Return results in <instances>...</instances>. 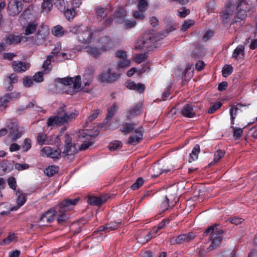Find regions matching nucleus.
I'll use <instances>...</instances> for the list:
<instances>
[{
	"instance_id": "a211bd4d",
	"label": "nucleus",
	"mask_w": 257,
	"mask_h": 257,
	"mask_svg": "<svg viewBox=\"0 0 257 257\" xmlns=\"http://www.w3.org/2000/svg\"><path fill=\"white\" fill-rule=\"evenodd\" d=\"M42 153H44L47 156L53 159H58L60 156L61 151L60 149L53 150L49 147H45L41 150Z\"/></svg>"
},
{
	"instance_id": "9d476101",
	"label": "nucleus",
	"mask_w": 257,
	"mask_h": 257,
	"mask_svg": "<svg viewBox=\"0 0 257 257\" xmlns=\"http://www.w3.org/2000/svg\"><path fill=\"white\" fill-rule=\"evenodd\" d=\"M119 76L120 74L111 72V70L108 69L99 74L98 79L102 83H112L116 81Z\"/></svg>"
},
{
	"instance_id": "c85d7f7f",
	"label": "nucleus",
	"mask_w": 257,
	"mask_h": 257,
	"mask_svg": "<svg viewBox=\"0 0 257 257\" xmlns=\"http://www.w3.org/2000/svg\"><path fill=\"white\" fill-rule=\"evenodd\" d=\"M136 125L137 124L136 123L124 122L122 124V127L120 130L123 133L129 134L134 130Z\"/></svg>"
},
{
	"instance_id": "f704fd0d",
	"label": "nucleus",
	"mask_w": 257,
	"mask_h": 257,
	"mask_svg": "<svg viewBox=\"0 0 257 257\" xmlns=\"http://www.w3.org/2000/svg\"><path fill=\"white\" fill-rule=\"evenodd\" d=\"M52 33L56 37H61L64 34L65 32L62 26L57 25L53 27L52 30Z\"/></svg>"
},
{
	"instance_id": "f8f14e48",
	"label": "nucleus",
	"mask_w": 257,
	"mask_h": 257,
	"mask_svg": "<svg viewBox=\"0 0 257 257\" xmlns=\"http://www.w3.org/2000/svg\"><path fill=\"white\" fill-rule=\"evenodd\" d=\"M156 42V39L152 35L147 34L137 47L139 49L148 50L154 46Z\"/></svg>"
},
{
	"instance_id": "a19ab883",
	"label": "nucleus",
	"mask_w": 257,
	"mask_h": 257,
	"mask_svg": "<svg viewBox=\"0 0 257 257\" xmlns=\"http://www.w3.org/2000/svg\"><path fill=\"white\" fill-rule=\"evenodd\" d=\"M240 55L242 56L244 55V47L242 45H239L236 48L233 53L232 57L237 59Z\"/></svg>"
},
{
	"instance_id": "7ed1b4c3",
	"label": "nucleus",
	"mask_w": 257,
	"mask_h": 257,
	"mask_svg": "<svg viewBox=\"0 0 257 257\" xmlns=\"http://www.w3.org/2000/svg\"><path fill=\"white\" fill-rule=\"evenodd\" d=\"M218 226L219 225L217 224L210 226L203 233L204 236H207L209 234L211 235V244L207 248L208 250H211L217 248L221 244L224 231L222 229H219L217 228Z\"/></svg>"
},
{
	"instance_id": "6e6552de",
	"label": "nucleus",
	"mask_w": 257,
	"mask_h": 257,
	"mask_svg": "<svg viewBox=\"0 0 257 257\" xmlns=\"http://www.w3.org/2000/svg\"><path fill=\"white\" fill-rule=\"evenodd\" d=\"M246 110L245 105L241 104H237L236 105L231 106L229 109V114L231 119V124H234L235 119L241 118Z\"/></svg>"
},
{
	"instance_id": "c03bdc74",
	"label": "nucleus",
	"mask_w": 257,
	"mask_h": 257,
	"mask_svg": "<svg viewBox=\"0 0 257 257\" xmlns=\"http://www.w3.org/2000/svg\"><path fill=\"white\" fill-rule=\"evenodd\" d=\"M122 147V144L121 142L118 141H114L109 144L108 149L110 151H115L116 149L121 148Z\"/></svg>"
},
{
	"instance_id": "a878e982",
	"label": "nucleus",
	"mask_w": 257,
	"mask_h": 257,
	"mask_svg": "<svg viewBox=\"0 0 257 257\" xmlns=\"http://www.w3.org/2000/svg\"><path fill=\"white\" fill-rule=\"evenodd\" d=\"M195 237V235L190 232L188 234H182L177 236L178 244L182 243L184 241L189 242Z\"/></svg>"
},
{
	"instance_id": "bb28decb",
	"label": "nucleus",
	"mask_w": 257,
	"mask_h": 257,
	"mask_svg": "<svg viewBox=\"0 0 257 257\" xmlns=\"http://www.w3.org/2000/svg\"><path fill=\"white\" fill-rule=\"evenodd\" d=\"M52 61H54V59L53 58L52 56L49 55L47 57L46 60L44 61L42 68L45 73H48L51 71L52 69L50 65Z\"/></svg>"
},
{
	"instance_id": "4d7b16f0",
	"label": "nucleus",
	"mask_w": 257,
	"mask_h": 257,
	"mask_svg": "<svg viewBox=\"0 0 257 257\" xmlns=\"http://www.w3.org/2000/svg\"><path fill=\"white\" fill-rule=\"evenodd\" d=\"M32 10H33L32 7H31V6L28 7L23 12L21 16H22L23 17V18L25 19H29L30 16L32 15Z\"/></svg>"
},
{
	"instance_id": "4c0bfd02",
	"label": "nucleus",
	"mask_w": 257,
	"mask_h": 257,
	"mask_svg": "<svg viewBox=\"0 0 257 257\" xmlns=\"http://www.w3.org/2000/svg\"><path fill=\"white\" fill-rule=\"evenodd\" d=\"M58 171V167L55 166H51L45 170V173L49 177H52Z\"/></svg>"
},
{
	"instance_id": "72a5a7b5",
	"label": "nucleus",
	"mask_w": 257,
	"mask_h": 257,
	"mask_svg": "<svg viewBox=\"0 0 257 257\" xmlns=\"http://www.w3.org/2000/svg\"><path fill=\"white\" fill-rule=\"evenodd\" d=\"M38 27V24L35 22L29 23L25 29V34L26 35H30L34 33Z\"/></svg>"
},
{
	"instance_id": "3c124183",
	"label": "nucleus",
	"mask_w": 257,
	"mask_h": 257,
	"mask_svg": "<svg viewBox=\"0 0 257 257\" xmlns=\"http://www.w3.org/2000/svg\"><path fill=\"white\" fill-rule=\"evenodd\" d=\"M120 223V222H111L109 223L106 224L107 232H109L111 230H114L117 228Z\"/></svg>"
},
{
	"instance_id": "864d4df0",
	"label": "nucleus",
	"mask_w": 257,
	"mask_h": 257,
	"mask_svg": "<svg viewBox=\"0 0 257 257\" xmlns=\"http://www.w3.org/2000/svg\"><path fill=\"white\" fill-rule=\"evenodd\" d=\"M8 184L10 188L14 190H16L17 188V182L16 179L14 177H10L8 179Z\"/></svg>"
},
{
	"instance_id": "2eb2a0df",
	"label": "nucleus",
	"mask_w": 257,
	"mask_h": 257,
	"mask_svg": "<svg viewBox=\"0 0 257 257\" xmlns=\"http://www.w3.org/2000/svg\"><path fill=\"white\" fill-rule=\"evenodd\" d=\"M48 31L47 29L42 27L41 29H39L37 34L35 36L34 42L37 45L42 44L46 39L48 35Z\"/></svg>"
},
{
	"instance_id": "338daca9",
	"label": "nucleus",
	"mask_w": 257,
	"mask_h": 257,
	"mask_svg": "<svg viewBox=\"0 0 257 257\" xmlns=\"http://www.w3.org/2000/svg\"><path fill=\"white\" fill-rule=\"evenodd\" d=\"M190 10L189 9H186L185 7L182 8L180 10L178 11L179 16L181 18H185L188 15L190 14Z\"/></svg>"
},
{
	"instance_id": "20e7f679",
	"label": "nucleus",
	"mask_w": 257,
	"mask_h": 257,
	"mask_svg": "<svg viewBox=\"0 0 257 257\" xmlns=\"http://www.w3.org/2000/svg\"><path fill=\"white\" fill-rule=\"evenodd\" d=\"M250 8V6L245 0H238L236 6V14L232 24L237 23H240V25L243 24L246 17V12H249Z\"/></svg>"
},
{
	"instance_id": "6ab92c4d",
	"label": "nucleus",
	"mask_w": 257,
	"mask_h": 257,
	"mask_svg": "<svg viewBox=\"0 0 257 257\" xmlns=\"http://www.w3.org/2000/svg\"><path fill=\"white\" fill-rule=\"evenodd\" d=\"M29 64L22 61H14L13 67L15 71L21 73L25 72L29 68Z\"/></svg>"
},
{
	"instance_id": "58836bf2",
	"label": "nucleus",
	"mask_w": 257,
	"mask_h": 257,
	"mask_svg": "<svg viewBox=\"0 0 257 257\" xmlns=\"http://www.w3.org/2000/svg\"><path fill=\"white\" fill-rule=\"evenodd\" d=\"M76 12L75 10L72 9H67L64 11V16L66 19L68 21H71L73 19L76 15Z\"/></svg>"
},
{
	"instance_id": "f03ea898",
	"label": "nucleus",
	"mask_w": 257,
	"mask_h": 257,
	"mask_svg": "<svg viewBox=\"0 0 257 257\" xmlns=\"http://www.w3.org/2000/svg\"><path fill=\"white\" fill-rule=\"evenodd\" d=\"M79 199V198L67 199L55 207V217L59 224H63L68 221L70 216L69 211L77 203Z\"/></svg>"
},
{
	"instance_id": "e433bc0d",
	"label": "nucleus",
	"mask_w": 257,
	"mask_h": 257,
	"mask_svg": "<svg viewBox=\"0 0 257 257\" xmlns=\"http://www.w3.org/2000/svg\"><path fill=\"white\" fill-rule=\"evenodd\" d=\"M88 201L90 204L92 205L100 206L102 205V200L99 197L89 196Z\"/></svg>"
},
{
	"instance_id": "f3484780",
	"label": "nucleus",
	"mask_w": 257,
	"mask_h": 257,
	"mask_svg": "<svg viewBox=\"0 0 257 257\" xmlns=\"http://www.w3.org/2000/svg\"><path fill=\"white\" fill-rule=\"evenodd\" d=\"M176 195V191L172 188H169L167 190V195L164 197V201L162 202L161 206L163 210L167 209L169 206V201L170 199L174 198Z\"/></svg>"
},
{
	"instance_id": "bf43d9fd",
	"label": "nucleus",
	"mask_w": 257,
	"mask_h": 257,
	"mask_svg": "<svg viewBox=\"0 0 257 257\" xmlns=\"http://www.w3.org/2000/svg\"><path fill=\"white\" fill-rule=\"evenodd\" d=\"M33 78L36 82H42L44 80L43 73L42 72H38L33 76Z\"/></svg>"
},
{
	"instance_id": "5701e85b",
	"label": "nucleus",
	"mask_w": 257,
	"mask_h": 257,
	"mask_svg": "<svg viewBox=\"0 0 257 257\" xmlns=\"http://www.w3.org/2000/svg\"><path fill=\"white\" fill-rule=\"evenodd\" d=\"M126 87L130 89L137 90L140 93H143L145 90V86L141 83H135L134 81H127Z\"/></svg>"
},
{
	"instance_id": "4be33fe9",
	"label": "nucleus",
	"mask_w": 257,
	"mask_h": 257,
	"mask_svg": "<svg viewBox=\"0 0 257 257\" xmlns=\"http://www.w3.org/2000/svg\"><path fill=\"white\" fill-rule=\"evenodd\" d=\"M101 48L100 50L103 51H107L110 49L112 45V41L110 38L105 36L101 39Z\"/></svg>"
},
{
	"instance_id": "aec40b11",
	"label": "nucleus",
	"mask_w": 257,
	"mask_h": 257,
	"mask_svg": "<svg viewBox=\"0 0 257 257\" xmlns=\"http://www.w3.org/2000/svg\"><path fill=\"white\" fill-rule=\"evenodd\" d=\"M181 114L185 117H193L195 116V112L193 109L192 104L185 105L181 109Z\"/></svg>"
},
{
	"instance_id": "dca6fc26",
	"label": "nucleus",
	"mask_w": 257,
	"mask_h": 257,
	"mask_svg": "<svg viewBox=\"0 0 257 257\" xmlns=\"http://www.w3.org/2000/svg\"><path fill=\"white\" fill-rule=\"evenodd\" d=\"M11 125V126H8L11 130L10 134L13 137V141H16L17 140L22 136L24 132V130L23 127H20L17 124L15 123H12Z\"/></svg>"
},
{
	"instance_id": "13d9d810",
	"label": "nucleus",
	"mask_w": 257,
	"mask_h": 257,
	"mask_svg": "<svg viewBox=\"0 0 257 257\" xmlns=\"http://www.w3.org/2000/svg\"><path fill=\"white\" fill-rule=\"evenodd\" d=\"M233 68L230 65H226L223 67L222 72V75L224 77H226L227 76L230 75L232 72Z\"/></svg>"
},
{
	"instance_id": "473e14b6",
	"label": "nucleus",
	"mask_w": 257,
	"mask_h": 257,
	"mask_svg": "<svg viewBox=\"0 0 257 257\" xmlns=\"http://www.w3.org/2000/svg\"><path fill=\"white\" fill-rule=\"evenodd\" d=\"M86 49L88 54L95 58L98 57L101 54L100 50L95 47H87Z\"/></svg>"
},
{
	"instance_id": "6e6d98bb",
	"label": "nucleus",
	"mask_w": 257,
	"mask_h": 257,
	"mask_svg": "<svg viewBox=\"0 0 257 257\" xmlns=\"http://www.w3.org/2000/svg\"><path fill=\"white\" fill-rule=\"evenodd\" d=\"M61 49V44L60 43H57L55 45L54 48L52 50L51 52V55H50L49 56H52L53 58L54 59L57 56Z\"/></svg>"
},
{
	"instance_id": "39448f33",
	"label": "nucleus",
	"mask_w": 257,
	"mask_h": 257,
	"mask_svg": "<svg viewBox=\"0 0 257 257\" xmlns=\"http://www.w3.org/2000/svg\"><path fill=\"white\" fill-rule=\"evenodd\" d=\"M58 82L66 85L70 86L73 85L69 91H67V93L71 95L76 93L81 85V77L79 75L74 77H65L58 79Z\"/></svg>"
},
{
	"instance_id": "7c9ffc66",
	"label": "nucleus",
	"mask_w": 257,
	"mask_h": 257,
	"mask_svg": "<svg viewBox=\"0 0 257 257\" xmlns=\"http://www.w3.org/2000/svg\"><path fill=\"white\" fill-rule=\"evenodd\" d=\"M200 152V146L197 144L195 145L193 148L191 153L190 154V158L189 159V162L191 163L198 159V156Z\"/></svg>"
},
{
	"instance_id": "49530a36",
	"label": "nucleus",
	"mask_w": 257,
	"mask_h": 257,
	"mask_svg": "<svg viewBox=\"0 0 257 257\" xmlns=\"http://www.w3.org/2000/svg\"><path fill=\"white\" fill-rule=\"evenodd\" d=\"M137 7L139 10L144 12L148 9V2L146 0H139Z\"/></svg>"
},
{
	"instance_id": "ea45409f",
	"label": "nucleus",
	"mask_w": 257,
	"mask_h": 257,
	"mask_svg": "<svg viewBox=\"0 0 257 257\" xmlns=\"http://www.w3.org/2000/svg\"><path fill=\"white\" fill-rule=\"evenodd\" d=\"M38 143L40 145L47 144L49 143L47 135L44 133H39L37 137Z\"/></svg>"
},
{
	"instance_id": "f257e3e1",
	"label": "nucleus",
	"mask_w": 257,
	"mask_h": 257,
	"mask_svg": "<svg viewBox=\"0 0 257 257\" xmlns=\"http://www.w3.org/2000/svg\"><path fill=\"white\" fill-rule=\"evenodd\" d=\"M78 115V113L68 111L66 105L62 104L56 110V115L50 117L47 120L48 126H61L71 121Z\"/></svg>"
},
{
	"instance_id": "1a4fd4ad",
	"label": "nucleus",
	"mask_w": 257,
	"mask_h": 257,
	"mask_svg": "<svg viewBox=\"0 0 257 257\" xmlns=\"http://www.w3.org/2000/svg\"><path fill=\"white\" fill-rule=\"evenodd\" d=\"M23 4L20 0H11L8 4L7 11L9 15L14 17L18 15L22 11Z\"/></svg>"
},
{
	"instance_id": "69168bd1",
	"label": "nucleus",
	"mask_w": 257,
	"mask_h": 257,
	"mask_svg": "<svg viewBox=\"0 0 257 257\" xmlns=\"http://www.w3.org/2000/svg\"><path fill=\"white\" fill-rule=\"evenodd\" d=\"M55 5L60 11H64L65 6L64 0H56L55 2Z\"/></svg>"
},
{
	"instance_id": "c756f323",
	"label": "nucleus",
	"mask_w": 257,
	"mask_h": 257,
	"mask_svg": "<svg viewBox=\"0 0 257 257\" xmlns=\"http://www.w3.org/2000/svg\"><path fill=\"white\" fill-rule=\"evenodd\" d=\"M126 12L123 8H119L115 13L114 17L117 18L119 23H122L126 16Z\"/></svg>"
},
{
	"instance_id": "79ce46f5",
	"label": "nucleus",
	"mask_w": 257,
	"mask_h": 257,
	"mask_svg": "<svg viewBox=\"0 0 257 257\" xmlns=\"http://www.w3.org/2000/svg\"><path fill=\"white\" fill-rule=\"evenodd\" d=\"M26 108L27 109L29 108H34V110L37 111H43L45 112V111L44 110H42V108L41 107L37 105V102L35 100H33L31 102H30L28 104H27L26 106Z\"/></svg>"
},
{
	"instance_id": "de8ad7c7",
	"label": "nucleus",
	"mask_w": 257,
	"mask_h": 257,
	"mask_svg": "<svg viewBox=\"0 0 257 257\" xmlns=\"http://www.w3.org/2000/svg\"><path fill=\"white\" fill-rule=\"evenodd\" d=\"M130 65V62L126 58L121 59L117 63V66L119 68L124 69Z\"/></svg>"
},
{
	"instance_id": "393cba45",
	"label": "nucleus",
	"mask_w": 257,
	"mask_h": 257,
	"mask_svg": "<svg viewBox=\"0 0 257 257\" xmlns=\"http://www.w3.org/2000/svg\"><path fill=\"white\" fill-rule=\"evenodd\" d=\"M141 107V105L140 104L134 106L130 110L128 114L126 115L127 118L131 119L135 116L140 114L142 111Z\"/></svg>"
},
{
	"instance_id": "5fc2aeb1",
	"label": "nucleus",
	"mask_w": 257,
	"mask_h": 257,
	"mask_svg": "<svg viewBox=\"0 0 257 257\" xmlns=\"http://www.w3.org/2000/svg\"><path fill=\"white\" fill-rule=\"evenodd\" d=\"M43 1L44 2L42 4V9L46 11H50L53 7L51 1L47 0Z\"/></svg>"
},
{
	"instance_id": "8fccbe9b",
	"label": "nucleus",
	"mask_w": 257,
	"mask_h": 257,
	"mask_svg": "<svg viewBox=\"0 0 257 257\" xmlns=\"http://www.w3.org/2000/svg\"><path fill=\"white\" fill-rule=\"evenodd\" d=\"M144 183V180L142 177H140L137 179L131 186V188L135 190L139 189Z\"/></svg>"
},
{
	"instance_id": "603ef678",
	"label": "nucleus",
	"mask_w": 257,
	"mask_h": 257,
	"mask_svg": "<svg viewBox=\"0 0 257 257\" xmlns=\"http://www.w3.org/2000/svg\"><path fill=\"white\" fill-rule=\"evenodd\" d=\"M148 58V53H145L136 55L135 58V61L138 63H141Z\"/></svg>"
},
{
	"instance_id": "a18cd8bd",
	"label": "nucleus",
	"mask_w": 257,
	"mask_h": 257,
	"mask_svg": "<svg viewBox=\"0 0 257 257\" xmlns=\"http://www.w3.org/2000/svg\"><path fill=\"white\" fill-rule=\"evenodd\" d=\"M99 113V109H96L93 111L92 114L89 116L87 120L86 121L85 124H84V127H86L88 125V123L90 122H91L94 119L96 118Z\"/></svg>"
},
{
	"instance_id": "2f4dec72",
	"label": "nucleus",
	"mask_w": 257,
	"mask_h": 257,
	"mask_svg": "<svg viewBox=\"0 0 257 257\" xmlns=\"http://www.w3.org/2000/svg\"><path fill=\"white\" fill-rule=\"evenodd\" d=\"M225 152L222 150H218L214 153V158L210 163L209 164V166H211L218 162L225 155Z\"/></svg>"
},
{
	"instance_id": "774afa93",
	"label": "nucleus",
	"mask_w": 257,
	"mask_h": 257,
	"mask_svg": "<svg viewBox=\"0 0 257 257\" xmlns=\"http://www.w3.org/2000/svg\"><path fill=\"white\" fill-rule=\"evenodd\" d=\"M31 148V141L29 139H26L23 145V150L25 152L28 151Z\"/></svg>"
},
{
	"instance_id": "9b49d317",
	"label": "nucleus",
	"mask_w": 257,
	"mask_h": 257,
	"mask_svg": "<svg viewBox=\"0 0 257 257\" xmlns=\"http://www.w3.org/2000/svg\"><path fill=\"white\" fill-rule=\"evenodd\" d=\"M92 34V32L88 27H84L80 28L77 34V39L82 43L87 44L91 42Z\"/></svg>"
},
{
	"instance_id": "0e129e2a",
	"label": "nucleus",
	"mask_w": 257,
	"mask_h": 257,
	"mask_svg": "<svg viewBox=\"0 0 257 257\" xmlns=\"http://www.w3.org/2000/svg\"><path fill=\"white\" fill-rule=\"evenodd\" d=\"M9 102V99L5 96L4 97L0 98V108L2 110H4L7 106V104Z\"/></svg>"
},
{
	"instance_id": "c9c22d12",
	"label": "nucleus",
	"mask_w": 257,
	"mask_h": 257,
	"mask_svg": "<svg viewBox=\"0 0 257 257\" xmlns=\"http://www.w3.org/2000/svg\"><path fill=\"white\" fill-rule=\"evenodd\" d=\"M118 109V107L116 104H113L110 108L107 109V114L106 117V119L110 120L114 116V114Z\"/></svg>"
},
{
	"instance_id": "412c9836",
	"label": "nucleus",
	"mask_w": 257,
	"mask_h": 257,
	"mask_svg": "<svg viewBox=\"0 0 257 257\" xmlns=\"http://www.w3.org/2000/svg\"><path fill=\"white\" fill-rule=\"evenodd\" d=\"M153 235L155 234L152 230L147 234H146L145 231H142L139 234L138 236L137 237V239L140 243L144 244L149 241L152 238Z\"/></svg>"
},
{
	"instance_id": "cd10ccee",
	"label": "nucleus",
	"mask_w": 257,
	"mask_h": 257,
	"mask_svg": "<svg viewBox=\"0 0 257 257\" xmlns=\"http://www.w3.org/2000/svg\"><path fill=\"white\" fill-rule=\"evenodd\" d=\"M16 195L18 196L16 200L17 204H19V206H23L27 200L26 195L20 190L16 191Z\"/></svg>"
},
{
	"instance_id": "b1692460",
	"label": "nucleus",
	"mask_w": 257,
	"mask_h": 257,
	"mask_svg": "<svg viewBox=\"0 0 257 257\" xmlns=\"http://www.w3.org/2000/svg\"><path fill=\"white\" fill-rule=\"evenodd\" d=\"M5 42L9 45H16L21 41V37L13 34L7 35L5 38Z\"/></svg>"
},
{
	"instance_id": "680f3d73",
	"label": "nucleus",
	"mask_w": 257,
	"mask_h": 257,
	"mask_svg": "<svg viewBox=\"0 0 257 257\" xmlns=\"http://www.w3.org/2000/svg\"><path fill=\"white\" fill-rule=\"evenodd\" d=\"M33 84V80L31 77L26 76L23 78V84L25 87H31Z\"/></svg>"
},
{
	"instance_id": "e2e57ef3",
	"label": "nucleus",
	"mask_w": 257,
	"mask_h": 257,
	"mask_svg": "<svg viewBox=\"0 0 257 257\" xmlns=\"http://www.w3.org/2000/svg\"><path fill=\"white\" fill-rule=\"evenodd\" d=\"M6 96L9 99V101L10 100H13L15 99L19 98L21 96V93L20 92H13L9 94H7Z\"/></svg>"
},
{
	"instance_id": "ddd939ff",
	"label": "nucleus",
	"mask_w": 257,
	"mask_h": 257,
	"mask_svg": "<svg viewBox=\"0 0 257 257\" xmlns=\"http://www.w3.org/2000/svg\"><path fill=\"white\" fill-rule=\"evenodd\" d=\"M142 126L138 129H135L134 132L136 133L135 135L130 136L128 139L127 143L131 145H136L139 143L141 140L143 139V133L142 132Z\"/></svg>"
},
{
	"instance_id": "423d86ee",
	"label": "nucleus",
	"mask_w": 257,
	"mask_h": 257,
	"mask_svg": "<svg viewBox=\"0 0 257 257\" xmlns=\"http://www.w3.org/2000/svg\"><path fill=\"white\" fill-rule=\"evenodd\" d=\"M99 132L98 130H95L93 132H91L89 131L82 130L79 132V138L82 139H86L88 140V142L84 141L83 143L81 145L79 148V150H85L88 148L89 147L93 145L94 143V141L93 140V138L98 136Z\"/></svg>"
},
{
	"instance_id": "052dcab7",
	"label": "nucleus",
	"mask_w": 257,
	"mask_h": 257,
	"mask_svg": "<svg viewBox=\"0 0 257 257\" xmlns=\"http://www.w3.org/2000/svg\"><path fill=\"white\" fill-rule=\"evenodd\" d=\"M222 105V103L220 102H218L213 105H211L209 109L208 110V112L209 113H213L218 109H219Z\"/></svg>"
},
{
	"instance_id": "37998d69",
	"label": "nucleus",
	"mask_w": 257,
	"mask_h": 257,
	"mask_svg": "<svg viewBox=\"0 0 257 257\" xmlns=\"http://www.w3.org/2000/svg\"><path fill=\"white\" fill-rule=\"evenodd\" d=\"M231 127L233 129V137L235 140L239 139L243 134L242 128H237L233 126H231Z\"/></svg>"
},
{
	"instance_id": "0eeeda50",
	"label": "nucleus",
	"mask_w": 257,
	"mask_h": 257,
	"mask_svg": "<svg viewBox=\"0 0 257 257\" xmlns=\"http://www.w3.org/2000/svg\"><path fill=\"white\" fill-rule=\"evenodd\" d=\"M76 143L72 142L71 137L67 134L64 135V150L62 154L65 156H72L77 153Z\"/></svg>"
},
{
	"instance_id": "09e8293b",
	"label": "nucleus",
	"mask_w": 257,
	"mask_h": 257,
	"mask_svg": "<svg viewBox=\"0 0 257 257\" xmlns=\"http://www.w3.org/2000/svg\"><path fill=\"white\" fill-rule=\"evenodd\" d=\"M168 220H163L160 222L157 227H154L153 228L152 231L154 234H156L160 230L162 229L166 225V223H168Z\"/></svg>"
},
{
	"instance_id": "4468645a",
	"label": "nucleus",
	"mask_w": 257,
	"mask_h": 257,
	"mask_svg": "<svg viewBox=\"0 0 257 257\" xmlns=\"http://www.w3.org/2000/svg\"><path fill=\"white\" fill-rule=\"evenodd\" d=\"M55 219L54 209H50L45 212L40 217L39 221L42 223V225H46L53 221Z\"/></svg>"
}]
</instances>
